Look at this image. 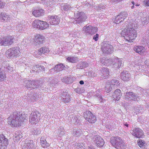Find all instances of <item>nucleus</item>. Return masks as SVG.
Wrapping results in <instances>:
<instances>
[{
  "mask_svg": "<svg viewBox=\"0 0 149 149\" xmlns=\"http://www.w3.org/2000/svg\"><path fill=\"white\" fill-rule=\"evenodd\" d=\"M26 116L19 112L15 111L13 112L8 117V124L14 127L21 125L25 119Z\"/></svg>",
  "mask_w": 149,
  "mask_h": 149,
  "instance_id": "1",
  "label": "nucleus"
},
{
  "mask_svg": "<svg viewBox=\"0 0 149 149\" xmlns=\"http://www.w3.org/2000/svg\"><path fill=\"white\" fill-rule=\"evenodd\" d=\"M122 36L128 42H133L136 37V31L133 28V24H129L127 26V29L123 30L121 33Z\"/></svg>",
  "mask_w": 149,
  "mask_h": 149,
  "instance_id": "2",
  "label": "nucleus"
},
{
  "mask_svg": "<svg viewBox=\"0 0 149 149\" xmlns=\"http://www.w3.org/2000/svg\"><path fill=\"white\" fill-rule=\"evenodd\" d=\"M110 142L113 146L117 149H123L124 148L125 143L120 137L117 136L111 138Z\"/></svg>",
  "mask_w": 149,
  "mask_h": 149,
  "instance_id": "3",
  "label": "nucleus"
},
{
  "mask_svg": "<svg viewBox=\"0 0 149 149\" xmlns=\"http://www.w3.org/2000/svg\"><path fill=\"white\" fill-rule=\"evenodd\" d=\"M1 65L2 67L0 68V81H4L5 78V74L3 72V71L9 72L13 70L12 68L6 62H3Z\"/></svg>",
  "mask_w": 149,
  "mask_h": 149,
  "instance_id": "4",
  "label": "nucleus"
},
{
  "mask_svg": "<svg viewBox=\"0 0 149 149\" xmlns=\"http://www.w3.org/2000/svg\"><path fill=\"white\" fill-rule=\"evenodd\" d=\"M101 49L103 53L110 54L113 52V47L109 42L104 41L102 44Z\"/></svg>",
  "mask_w": 149,
  "mask_h": 149,
  "instance_id": "5",
  "label": "nucleus"
},
{
  "mask_svg": "<svg viewBox=\"0 0 149 149\" xmlns=\"http://www.w3.org/2000/svg\"><path fill=\"white\" fill-rule=\"evenodd\" d=\"M15 40L14 37L12 36L3 37L0 39V45L5 46L10 45Z\"/></svg>",
  "mask_w": 149,
  "mask_h": 149,
  "instance_id": "6",
  "label": "nucleus"
},
{
  "mask_svg": "<svg viewBox=\"0 0 149 149\" xmlns=\"http://www.w3.org/2000/svg\"><path fill=\"white\" fill-rule=\"evenodd\" d=\"M40 114L38 111H33L31 113L29 118V122L33 124H36L40 120Z\"/></svg>",
  "mask_w": 149,
  "mask_h": 149,
  "instance_id": "7",
  "label": "nucleus"
},
{
  "mask_svg": "<svg viewBox=\"0 0 149 149\" xmlns=\"http://www.w3.org/2000/svg\"><path fill=\"white\" fill-rule=\"evenodd\" d=\"M76 23H80L84 22L87 18L85 13L83 12H77L74 13Z\"/></svg>",
  "mask_w": 149,
  "mask_h": 149,
  "instance_id": "8",
  "label": "nucleus"
},
{
  "mask_svg": "<svg viewBox=\"0 0 149 149\" xmlns=\"http://www.w3.org/2000/svg\"><path fill=\"white\" fill-rule=\"evenodd\" d=\"M130 133L134 136L138 138H141L144 136L143 131L139 127L135 128L131 130Z\"/></svg>",
  "mask_w": 149,
  "mask_h": 149,
  "instance_id": "9",
  "label": "nucleus"
},
{
  "mask_svg": "<svg viewBox=\"0 0 149 149\" xmlns=\"http://www.w3.org/2000/svg\"><path fill=\"white\" fill-rule=\"evenodd\" d=\"M125 100H133L136 101L137 100L139 96L137 94L132 92H127L125 95Z\"/></svg>",
  "mask_w": 149,
  "mask_h": 149,
  "instance_id": "10",
  "label": "nucleus"
},
{
  "mask_svg": "<svg viewBox=\"0 0 149 149\" xmlns=\"http://www.w3.org/2000/svg\"><path fill=\"white\" fill-rule=\"evenodd\" d=\"M93 140L97 147L101 148L103 146L104 142L100 136L98 135L94 136Z\"/></svg>",
  "mask_w": 149,
  "mask_h": 149,
  "instance_id": "11",
  "label": "nucleus"
},
{
  "mask_svg": "<svg viewBox=\"0 0 149 149\" xmlns=\"http://www.w3.org/2000/svg\"><path fill=\"white\" fill-rule=\"evenodd\" d=\"M83 29L89 35H93L97 31V27H93L91 25L87 26L86 25L83 28Z\"/></svg>",
  "mask_w": 149,
  "mask_h": 149,
  "instance_id": "12",
  "label": "nucleus"
},
{
  "mask_svg": "<svg viewBox=\"0 0 149 149\" xmlns=\"http://www.w3.org/2000/svg\"><path fill=\"white\" fill-rule=\"evenodd\" d=\"M8 140L3 134H0V146L1 149H6L8 145Z\"/></svg>",
  "mask_w": 149,
  "mask_h": 149,
  "instance_id": "13",
  "label": "nucleus"
},
{
  "mask_svg": "<svg viewBox=\"0 0 149 149\" xmlns=\"http://www.w3.org/2000/svg\"><path fill=\"white\" fill-rule=\"evenodd\" d=\"M35 145L33 144L32 140L26 139L25 141L24 145L22 146L23 149H35Z\"/></svg>",
  "mask_w": 149,
  "mask_h": 149,
  "instance_id": "14",
  "label": "nucleus"
},
{
  "mask_svg": "<svg viewBox=\"0 0 149 149\" xmlns=\"http://www.w3.org/2000/svg\"><path fill=\"white\" fill-rule=\"evenodd\" d=\"M98 73L102 77V79H105L107 78L109 75V69L105 67L101 68L99 71Z\"/></svg>",
  "mask_w": 149,
  "mask_h": 149,
  "instance_id": "15",
  "label": "nucleus"
},
{
  "mask_svg": "<svg viewBox=\"0 0 149 149\" xmlns=\"http://www.w3.org/2000/svg\"><path fill=\"white\" fill-rule=\"evenodd\" d=\"M49 22L51 25H57L60 21L59 17L55 16H48Z\"/></svg>",
  "mask_w": 149,
  "mask_h": 149,
  "instance_id": "16",
  "label": "nucleus"
},
{
  "mask_svg": "<svg viewBox=\"0 0 149 149\" xmlns=\"http://www.w3.org/2000/svg\"><path fill=\"white\" fill-rule=\"evenodd\" d=\"M35 38V44L36 46L42 44L45 41L44 37L40 34L37 35Z\"/></svg>",
  "mask_w": 149,
  "mask_h": 149,
  "instance_id": "17",
  "label": "nucleus"
},
{
  "mask_svg": "<svg viewBox=\"0 0 149 149\" xmlns=\"http://www.w3.org/2000/svg\"><path fill=\"white\" fill-rule=\"evenodd\" d=\"M121 79L124 81H127L131 79V75L127 71L121 72L120 76Z\"/></svg>",
  "mask_w": 149,
  "mask_h": 149,
  "instance_id": "18",
  "label": "nucleus"
},
{
  "mask_svg": "<svg viewBox=\"0 0 149 149\" xmlns=\"http://www.w3.org/2000/svg\"><path fill=\"white\" fill-rule=\"evenodd\" d=\"M122 59L117 58H114L113 67L115 68H119L123 66Z\"/></svg>",
  "mask_w": 149,
  "mask_h": 149,
  "instance_id": "19",
  "label": "nucleus"
},
{
  "mask_svg": "<svg viewBox=\"0 0 149 149\" xmlns=\"http://www.w3.org/2000/svg\"><path fill=\"white\" fill-rule=\"evenodd\" d=\"M113 58H104L101 61V63L106 65H111L113 66Z\"/></svg>",
  "mask_w": 149,
  "mask_h": 149,
  "instance_id": "20",
  "label": "nucleus"
},
{
  "mask_svg": "<svg viewBox=\"0 0 149 149\" xmlns=\"http://www.w3.org/2000/svg\"><path fill=\"white\" fill-rule=\"evenodd\" d=\"M32 69V72L31 71V73L34 72H37L38 73L40 72L45 71V68L43 66H41L39 65L33 66Z\"/></svg>",
  "mask_w": 149,
  "mask_h": 149,
  "instance_id": "21",
  "label": "nucleus"
},
{
  "mask_svg": "<svg viewBox=\"0 0 149 149\" xmlns=\"http://www.w3.org/2000/svg\"><path fill=\"white\" fill-rule=\"evenodd\" d=\"M44 11L41 8L37 9L32 12V14L36 17H39L44 15Z\"/></svg>",
  "mask_w": 149,
  "mask_h": 149,
  "instance_id": "22",
  "label": "nucleus"
},
{
  "mask_svg": "<svg viewBox=\"0 0 149 149\" xmlns=\"http://www.w3.org/2000/svg\"><path fill=\"white\" fill-rule=\"evenodd\" d=\"M122 96L121 91L119 89H117L113 93V97L116 100H119Z\"/></svg>",
  "mask_w": 149,
  "mask_h": 149,
  "instance_id": "23",
  "label": "nucleus"
},
{
  "mask_svg": "<svg viewBox=\"0 0 149 149\" xmlns=\"http://www.w3.org/2000/svg\"><path fill=\"white\" fill-rule=\"evenodd\" d=\"M14 48H12L9 49L6 52V56L8 58H13L15 57V55L13 54V49Z\"/></svg>",
  "mask_w": 149,
  "mask_h": 149,
  "instance_id": "24",
  "label": "nucleus"
},
{
  "mask_svg": "<svg viewBox=\"0 0 149 149\" xmlns=\"http://www.w3.org/2000/svg\"><path fill=\"white\" fill-rule=\"evenodd\" d=\"M134 50L140 54H143L145 52V49L144 47L141 46H139L135 47L134 48Z\"/></svg>",
  "mask_w": 149,
  "mask_h": 149,
  "instance_id": "25",
  "label": "nucleus"
},
{
  "mask_svg": "<svg viewBox=\"0 0 149 149\" xmlns=\"http://www.w3.org/2000/svg\"><path fill=\"white\" fill-rule=\"evenodd\" d=\"M32 88L35 89L41 87L42 82L38 80H33L32 81Z\"/></svg>",
  "mask_w": 149,
  "mask_h": 149,
  "instance_id": "26",
  "label": "nucleus"
},
{
  "mask_svg": "<svg viewBox=\"0 0 149 149\" xmlns=\"http://www.w3.org/2000/svg\"><path fill=\"white\" fill-rule=\"evenodd\" d=\"M61 81L62 82L68 84H70L72 82V77L70 75L68 77H65L61 79Z\"/></svg>",
  "mask_w": 149,
  "mask_h": 149,
  "instance_id": "27",
  "label": "nucleus"
},
{
  "mask_svg": "<svg viewBox=\"0 0 149 149\" xmlns=\"http://www.w3.org/2000/svg\"><path fill=\"white\" fill-rule=\"evenodd\" d=\"M65 67L62 63H60L55 65L54 69L56 72L62 71L64 69Z\"/></svg>",
  "mask_w": 149,
  "mask_h": 149,
  "instance_id": "28",
  "label": "nucleus"
},
{
  "mask_svg": "<svg viewBox=\"0 0 149 149\" xmlns=\"http://www.w3.org/2000/svg\"><path fill=\"white\" fill-rule=\"evenodd\" d=\"M124 15L125 16L126 14H123L121 13H120L119 15H118L115 18L114 20V22L116 24H119L122 21H123L124 19L122 18L121 15Z\"/></svg>",
  "mask_w": 149,
  "mask_h": 149,
  "instance_id": "29",
  "label": "nucleus"
},
{
  "mask_svg": "<svg viewBox=\"0 0 149 149\" xmlns=\"http://www.w3.org/2000/svg\"><path fill=\"white\" fill-rule=\"evenodd\" d=\"M24 85L26 88H32V81L29 80H25L24 81Z\"/></svg>",
  "mask_w": 149,
  "mask_h": 149,
  "instance_id": "30",
  "label": "nucleus"
},
{
  "mask_svg": "<svg viewBox=\"0 0 149 149\" xmlns=\"http://www.w3.org/2000/svg\"><path fill=\"white\" fill-rule=\"evenodd\" d=\"M49 49L46 47H42L40 49L38 50V53L40 55H41L42 54L47 53L49 52Z\"/></svg>",
  "mask_w": 149,
  "mask_h": 149,
  "instance_id": "31",
  "label": "nucleus"
},
{
  "mask_svg": "<svg viewBox=\"0 0 149 149\" xmlns=\"http://www.w3.org/2000/svg\"><path fill=\"white\" fill-rule=\"evenodd\" d=\"M22 133L20 132L16 131L15 133L14 136L15 140L18 141L22 137Z\"/></svg>",
  "mask_w": 149,
  "mask_h": 149,
  "instance_id": "32",
  "label": "nucleus"
},
{
  "mask_svg": "<svg viewBox=\"0 0 149 149\" xmlns=\"http://www.w3.org/2000/svg\"><path fill=\"white\" fill-rule=\"evenodd\" d=\"M40 30H44L48 27L49 24L46 22L40 21Z\"/></svg>",
  "mask_w": 149,
  "mask_h": 149,
  "instance_id": "33",
  "label": "nucleus"
},
{
  "mask_svg": "<svg viewBox=\"0 0 149 149\" xmlns=\"http://www.w3.org/2000/svg\"><path fill=\"white\" fill-rule=\"evenodd\" d=\"M88 64L86 62H81L77 65V68L79 69H82L88 66Z\"/></svg>",
  "mask_w": 149,
  "mask_h": 149,
  "instance_id": "34",
  "label": "nucleus"
},
{
  "mask_svg": "<svg viewBox=\"0 0 149 149\" xmlns=\"http://www.w3.org/2000/svg\"><path fill=\"white\" fill-rule=\"evenodd\" d=\"M9 16L3 13H0V19L4 20H8L10 19Z\"/></svg>",
  "mask_w": 149,
  "mask_h": 149,
  "instance_id": "35",
  "label": "nucleus"
},
{
  "mask_svg": "<svg viewBox=\"0 0 149 149\" xmlns=\"http://www.w3.org/2000/svg\"><path fill=\"white\" fill-rule=\"evenodd\" d=\"M82 133V131L80 129H74L73 130V134L74 136H78Z\"/></svg>",
  "mask_w": 149,
  "mask_h": 149,
  "instance_id": "36",
  "label": "nucleus"
},
{
  "mask_svg": "<svg viewBox=\"0 0 149 149\" xmlns=\"http://www.w3.org/2000/svg\"><path fill=\"white\" fill-rule=\"evenodd\" d=\"M89 123H94L96 121V117L93 114L90 116V118H89L87 120Z\"/></svg>",
  "mask_w": 149,
  "mask_h": 149,
  "instance_id": "37",
  "label": "nucleus"
},
{
  "mask_svg": "<svg viewBox=\"0 0 149 149\" xmlns=\"http://www.w3.org/2000/svg\"><path fill=\"white\" fill-rule=\"evenodd\" d=\"M40 143L42 147L43 148H47L49 146V144L47 143L45 139H44L42 138L40 139Z\"/></svg>",
  "mask_w": 149,
  "mask_h": 149,
  "instance_id": "38",
  "label": "nucleus"
},
{
  "mask_svg": "<svg viewBox=\"0 0 149 149\" xmlns=\"http://www.w3.org/2000/svg\"><path fill=\"white\" fill-rule=\"evenodd\" d=\"M92 113L89 111H86L84 113V117L87 120L92 114Z\"/></svg>",
  "mask_w": 149,
  "mask_h": 149,
  "instance_id": "39",
  "label": "nucleus"
},
{
  "mask_svg": "<svg viewBox=\"0 0 149 149\" xmlns=\"http://www.w3.org/2000/svg\"><path fill=\"white\" fill-rule=\"evenodd\" d=\"M138 144L140 147L143 149L145 148L146 146L144 141L141 139H140L138 142Z\"/></svg>",
  "mask_w": 149,
  "mask_h": 149,
  "instance_id": "40",
  "label": "nucleus"
},
{
  "mask_svg": "<svg viewBox=\"0 0 149 149\" xmlns=\"http://www.w3.org/2000/svg\"><path fill=\"white\" fill-rule=\"evenodd\" d=\"M14 48L13 54L15 55V57H17L20 55V51L18 48L17 47Z\"/></svg>",
  "mask_w": 149,
  "mask_h": 149,
  "instance_id": "41",
  "label": "nucleus"
},
{
  "mask_svg": "<svg viewBox=\"0 0 149 149\" xmlns=\"http://www.w3.org/2000/svg\"><path fill=\"white\" fill-rule=\"evenodd\" d=\"M113 85H111L110 84H107L105 87V90L107 92L110 91L113 88Z\"/></svg>",
  "mask_w": 149,
  "mask_h": 149,
  "instance_id": "42",
  "label": "nucleus"
},
{
  "mask_svg": "<svg viewBox=\"0 0 149 149\" xmlns=\"http://www.w3.org/2000/svg\"><path fill=\"white\" fill-rule=\"evenodd\" d=\"M40 133V129L39 128L33 129L32 130L31 132L32 134L35 135H38Z\"/></svg>",
  "mask_w": 149,
  "mask_h": 149,
  "instance_id": "43",
  "label": "nucleus"
},
{
  "mask_svg": "<svg viewBox=\"0 0 149 149\" xmlns=\"http://www.w3.org/2000/svg\"><path fill=\"white\" fill-rule=\"evenodd\" d=\"M62 100L65 103H68L70 101V96L69 95L65 96V97H63L62 99Z\"/></svg>",
  "mask_w": 149,
  "mask_h": 149,
  "instance_id": "44",
  "label": "nucleus"
},
{
  "mask_svg": "<svg viewBox=\"0 0 149 149\" xmlns=\"http://www.w3.org/2000/svg\"><path fill=\"white\" fill-rule=\"evenodd\" d=\"M97 97L95 100L97 104H99L100 102H103V99L102 98L101 96L98 95L97 96Z\"/></svg>",
  "mask_w": 149,
  "mask_h": 149,
  "instance_id": "45",
  "label": "nucleus"
},
{
  "mask_svg": "<svg viewBox=\"0 0 149 149\" xmlns=\"http://www.w3.org/2000/svg\"><path fill=\"white\" fill-rule=\"evenodd\" d=\"M111 85H113V87L114 86H118L120 83L118 81L116 80L115 79H112L111 81Z\"/></svg>",
  "mask_w": 149,
  "mask_h": 149,
  "instance_id": "46",
  "label": "nucleus"
},
{
  "mask_svg": "<svg viewBox=\"0 0 149 149\" xmlns=\"http://www.w3.org/2000/svg\"><path fill=\"white\" fill-rule=\"evenodd\" d=\"M63 10L65 11L70 10L72 8L71 6L67 3L65 4L64 6L62 7Z\"/></svg>",
  "mask_w": 149,
  "mask_h": 149,
  "instance_id": "47",
  "label": "nucleus"
},
{
  "mask_svg": "<svg viewBox=\"0 0 149 149\" xmlns=\"http://www.w3.org/2000/svg\"><path fill=\"white\" fill-rule=\"evenodd\" d=\"M142 109V108L141 107V106L140 105H139L134 108V110L136 112L138 113H140L141 112Z\"/></svg>",
  "mask_w": 149,
  "mask_h": 149,
  "instance_id": "48",
  "label": "nucleus"
},
{
  "mask_svg": "<svg viewBox=\"0 0 149 149\" xmlns=\"http://www.w3.org/2000/svg\"><path fill=\"white\" fill-rule=\"evenodd\" d=\"M16 27L19 31L22 30L23 29L24 25H23L22 24L19 23L17 25Z\"/></svg>",
  "mask_w": 149,
  "mask_h": 149,
  "instance_id": "49",
  "label": "nucleus"
},
{
  "mask_svg": "<svg viewBox=\"0 0 149 149\" xmlns=\"http://www.w3.org/2000/svg\"><path fill=\"white\" fill-rule=\"evenodd\" d=\"M67 59L70 62L72 63H75L76 62L77 60L73 57H68Z\"/></svg>",
  "mask_w": 149,
  "mask_h": 149,
  "instance_id": "50",
  "label": "nucleus"
},
{
  "mask_svg": "<svg viewBox=\"0 0 149 149\" xmlns=\"http://www.w3.org/2000/svg\"><path fill=\"white\" fill-rule=\"evenodd\" d=\"M67 92L66 91V90H63L61 92V97L62 98L63 97H65V96L68 95Z\"/></svg>",
  "mask_w": 149,
  "mask_h": 149,
  "instance_id": "51",
  "label": "nucleus"
},
{
  "mask_svg": "<svg viewBox=\"0 0 149 149\" xmlns=\"http://www.w3.org/2000/svg\"><path fill=\"white\" fill-rule=\"evenodd\" d=\"M40 20H38H38H34L35 24H37L38 23V26L37 27H36V28L37 29H40V27H41L40 25Z\"/></svg>",
  "mask_w": 149,
  "mask_h": 149,
  "instance_id": "52",
  "label": "nucleus"
},
{
  "mask_svg": "<svg viewBox=\"0 0 149 149\" xmlns=\"http://www.w3.org/2000/svg\"><path fill=\"white\" fill-rule=\"evenodd\" d=\"M75 91L78 93H81L84 91L83 89L80 88H77L75 89Z\"/></svg>",
  "mask_w": 149,
  "mask_h": 149,
  "instance_id": "53",
  "label": "nucleus"
},
{
  "mask_svg": "<svg viewBox=\"0 0 149 149\" xmlns=\"http://www.w3.org/2000/svg\"><path fill=\"white\" fill-rule=\"evenodd\" d=\"M49 5L51 6L55 2H58V0H48Z\"/></svg>",
  "mask_w": 149,
  "mask_h": 149,
  "instance_id": "54",
  "label": "nucleus"
},
{
  "mask_svg": "<svg viewBox=\"0 0 149 149\" xmlns=\"http://www.w3.org/2000/svg\"><path fill=\"white\" fill-rule=\"evenodd\" d=\"M125 13V14H126V15H125V16L123 15H121V17H122V18H123L124 19H125L127 17L128 15V14L126 12H121L120 13L122 14V15H123V14H124Z\"/></svg>",
  "mask_w": 149,
  "mask_h": 149,
  "instance_id": "55",
  "label": "nucleus"
},
{
  "mask_svg": "<svg viewBox=\"0 0 149 149\" xmlns=\"http://www.w3.org/2000/svg\"><path fill=\"white\" fill-rule=\"evenodd\" d=\"M99 36L98 34H96L93 37V39H94L95 41H97L99 38Z\"/></svg>",
  "mask_w": 149,
  "mask_h": 149,
  "instance_id": "56",
  "label": "nucleus"
},
{
  "mask_svg": "<svg viewBox=\"0 0 149 149\" xmlns=\"http://www.w3.org/2000/svg\"><path fill=\"white\" fill-rule=\"evenodd\" d=\"M5 4L3 2L0 0V8H3L4 7Z\"/></svg>",
  "mask_w": 149,
  "mask_h": 149,
  "instance_id": "57",
  "label": "nucleus"
},
{
  "mask_svg": "<svg viewBox=\"0 0 149 149\" xmlns=\"http://www.w3.org/2000/svg\"><path fill=\"white\" fill-rule=\"evenodd\" d=\"M144 3H145L146 6H149V0H146L144 1Z\"/></svg>",
  "mask_w": 149,
  "mask_h": 149,
  "instance_id": "58",
  "label": "nucleus"
},
{
  "mask_svg": "<svg viewBox=\"0 0 149 149\" xmlns=\"http://www.w3.org/2000/svg\"><path fill=\"white\" fill-rule=\"evenodd\" d=\"M90 73L91 74V76H92L93 77H96L97 75L96 73L93 72H92Z\"/></svg>",
  "mask_w": 149,
  "mask_h": 149,
  "instance_id": "59",
  "label": "nucleus"
},
{
  "mask_svg": "<svg viewBox=\"0 0 149 149\" xmlns=\"http://www.w3.org/2000/svg\"><path fill=\"white\" fill-rule=\"evenodd\" d=\"M145 64L147 66H149V60H146L145 62Z\"/></svg>",
  "mask_w": 149,
  "mask_h": 149,
  "instance_id": "60",
  "label": "nucleus"
},
{
  "mask_svg": "<svg viewBox=\"0 0 149 149\" xmlns=\"http://www.w3.org/2000/svg\"><path fill=\"white\" fill-rule=\"evenodd\" d=\"M38 23L37 24H35V23H34V21L33 22V23H32V25H33V27L35 28H36V27H37L38 26Z\"/></svg>",
  "mask_w": 149,
  "mask_h": 149,
  "instance_id": "61",
  "label": "nucleus"
},
{
  "mask_svg": "<svg viewBox=\"0 0 149 149\" xmlns=\"http://www.w3.org/2000/svg\"><path fill=\"white\" fill-rule=\"evenodd\" d=\"M34 96L33 99H34L35 100L36 99H38V95L37 94H35L34 95H33Z\"/></svg>",
  "mask_w": 149,
  "mask_h": 149,
  "instance_id": "62",
  "label": "nucleus"
},
{
  "mask_svg": "<svg viewBox=\"0 0 149 149\" xmlns=\"http://www.w3.org/2000/svg\"><path fill=\"white\" fill-rule=\"evenodd\" d=\"M88 149H95L93 146H88Z\"/></svg>",
  "mask_w": 149,
  "mask_h": 149,
  "instance_id": "63",
  "label": "nucleus"
},
{
  "mask_svg": "<svg viewBox=\"0 0 149 149\" xmlns=\"http://www.w3.org/2000/svg\"><path fill=\"white\" fill-rule=\"evenodd\" d=\"M122 0H112V1L114 2H116L120 1Z\"/></svg>",
  "mask_w": 149,
  "mask_h": 149,
  "instance_id": "64",
  "label": "nucleus"
}]
</instances>
